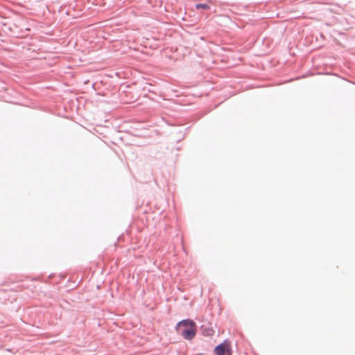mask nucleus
I'll return each mask as SVG.
<instances>
[{
	"label": "nucleus",
	"instance_id": "f257e3e1",
	"mask_svg": "<svg viewBox=\"0 0 355 355\" xmlns=\"http://www.w3.org/2000/svg\"><path fill=\"white\" fill-rule=\"evenodd\" d=\"M176 329L187 340H191L196 334V325L191 320H184L179 322Z\"/></svg>",
	"mask_w": 355,
	"mask_h": 355
},
{
	"label": "nucleus",
	"instance_id": "f03ea898",
	"mask_svg": "<svg viewBox=\"0 0 355 355\" xmlns=\"http://www.w3.org/2000/svg\"><path fill=\"white\" fill-rule=\"evenodd\" d=\"M216 355H231L230 346L227 342L216 346L214 349Z\"/></svg>",
	"mask_w": 355,
	"mask_h": 355
},
{
	"label": "nucleus",
	"instance_id": "7ed1b4c3",
	"mask_svg": "<svg viewBox=\"0 0 355 355\" xmlns=\"http://www.w3.org/2000/svg\"><path fill=\"white\" fill-rule=\"evenodd\" d=\"M197 9L202 8L205 10L209 9V6L207 4L205 3H199L196 6Z\"/></svg>",
	"mask_w": 355,
	"mask_h": 355
}]
</instances>
